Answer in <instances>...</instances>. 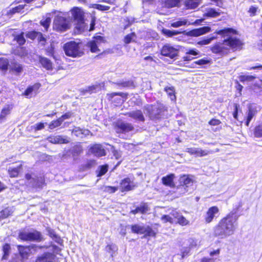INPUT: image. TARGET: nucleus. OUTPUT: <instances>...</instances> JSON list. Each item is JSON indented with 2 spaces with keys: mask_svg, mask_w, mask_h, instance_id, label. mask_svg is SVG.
<instances>
[{
  "mask_svg": "<svg viewBox=\"0 0 262 262\" xmlns=\"http://www.w3.org/2000/svg\"><path fill=\"white\" fill-rule=\"evenodd\" d=\"M238 217L230 212L222 219L213 228L215 236L225 238L233 235L238 227Z\"/></svg>",
  "mask_w": 262,
  "mask_h": 262,
  "instance_id": "1",
  "label": "nucleus"
},
{
  "mask_svg": "<svg viewBox=\"0 0 262 262\" xmlns=\"http://www.w3.org/2000/svg\"><path fill=\"white\" fill-rule=\"evenodd\" d=\"M240 40L235 37L229 36L222 42H217L211 48V51L214 54L220 56L227 54L230 49L237 50L240 49L242 46Z\"/></svg>",
  "mask_w": 262,
  "mask_h": 262,
  "instance_id": "2",
  "label": "nucleus"
},
{
  "mask_svg": "<svg viewBox=\"0 0 262 262\" xmlns=\"http://www.w3.org/2000/svg\"><path fill=\"white\" fill-rule=\"evenodd\" d=\"M55 14L53 22V29L58 31H65L69 28V20L66 14L61 12H54Z\"/></svg>",
  "mask_w": 262,
  "mask_h": 262,
  "instance_id": "3",
  "label": "nucleus"
},
{
  "mask_svg": "<svg viewBox=\"0 0 262 262\" xmlns=\"http://www.w3.org/2000/svg\"><path fill=\"white\" fill-rule=\"evenodd\" d=\"M144 109L147 111L149 118L153 120L161 118L166 110L165 106L160 102L153 105L147 104L144 106Z\"/></svg>",
  "mask_w": 262,
  "mask_h": 262,
  "instance_id": "4",
  "label": "nucleus"
},
{
  "mask_svg": "<svg viewBox=\"0 0 262 262\" xmlns=\"http://www.w3.org/2000/svg\"><path fill=\"white\" fill-rule=\"evenodd\" d=\"M182 0H159L161 6H158L156 10L157 13L160 15H166L168 11L167 9L179 7Z\"/></svg>",
  "mask_w": 262,
  "mask_h": 262,
  "instance_id": "5",
  "label": "nucleus"
},
{
  "mask_svg": "<svg viewBox=\"0 0 262 262\" xmlns=\"http://www.w3.org/2000/svg\"><path fill=\"white\" fill-rule=\"evenodd\" d=\"M64 51L67 56L73 57H80L83 54V52L80 49L78 43L74 41H69L64 45Z\"/></svg>",
  "mask_w": 262,
  "mask_h": 262,
  "instance_id": "6",
  "label": "nucleus"
},
{
  "mask_svg": "<svg viewBox=\"0 0 262 262\" xmlns=\"http://www.w3.org/2000/svg\"><path fill=\"white\" fill-rule=\"evenodd\" d=\"M18 237L20 239L26 241L40 242L42 240L43 237L41 233L36 230L33 232H21Z\"/></svg>",
  "mask_w": 262,
  "mask_h": 262,
  "instance_id": "7",
  "label": "nucleus"
},
{
  "mask_svg": "<svg viewBox=\"0 0 262 262\" xmlns=\"http://www.w3.org/2000/svg\"><path fill=\"white\" fill-rule=\"evenodd\" d=\"M179 181L180 186L178 188V189H184L182 192V193L187 192V188L192 186L194 182L193 176L186 174L180 176Z\"/></svg>",
  "mask_w": 262,
  "mask_h": 262,
  "instance_id": "8",
  "label": "nucleus"
},
{
  "mask_svg": "<svg viewBox=\"0 0 262 262\" xmlns=\"http://www.w3.org/2000/svg\"><path fill=\"white\" fill-rule=\"evenodd\" d=\"M25 178L29 181V184L35 188H41L45 182L43 177H37L35 174L31 175L27 173L26 174Z\"/></svg>",
  "mask_w": 262,
  "mask_h": 262,
  "instance_id": "9",
  "label": "nucleus"
},
{
  "mask_svg": "<svg viewBox=\"0 0 262 262\" xmlns=\"http://www.w3.org/2000/svg\"><path fill=\"white\" fill-rule=\"evenodd\" d=\"M115 129L117 133H125L133 130L134 126L131 123L119 121L115 123Z\"/></svg>",
  "mask_w": 262,
  "mask_h": 262,
  "instance_id": "10",
  "label": "nucleus"
},
{
  "mask_svg": "<svg viewBox=\"0 0 262 262\" xmlns=\"http://www.w3.org/2000/svg\"><path fill=\"white\" fill-rule=\"evenodd\" d=\"M161 52L162 55L169 57L171 59L175 58L178 54V50L169 45L164 46Z\"/></svg>",
  "mask_w": 262,
  "mask_h": 262,
  "instance_id": "11",
  "label": "nucleus"
},
{
  "mask_svg": "<svg viewBox=\"0 0 262 262\" xmlns=\"http://www.w3.org/2000/svg\"><path fill=\"white\" fill-rule=\"evenodd\" d=\"M103 40V38L102 37L97 36L94 37L93 40L88 43V47L90 48L92 52L98 53L100 51L98 48Z\"/></svg>",
  "mask_w": 262,
  "mask_h": 262,
  "instance_id": "12",
  "label": "nucleus"
},
{
  "mask_svg": "<svg viewBox=\"0 0 262 262\" xmlns=\"http://www.w3.org/2000/svg\"><path fill=\"white\" fill-rule=\"evenodd\" d=\"M186 152L191 155H194L196 157H201L208 155L210 154V151L208 150H203L201 148L190 147L186 149Z\"/></svg>",
  "mask_w": 262,
  "mask_h": 262,
  "instance_id": "13",
  "label": "nucleus"
},
{
  "mask_svg": "<svg viewBox=\"0 0 262 262\" xmlns=\"http://www.w3.org/2000/svg\"><path fill=\"white\" fill-rule=\"evenodd\" d=\"M210 27H203L189 31L186 33V35L191 37H198L210 32Z\"/></svg>",
  "mask_w": 262,
  "mask_h": 262,
  "instance_id": "14",
  "label": "nucleus"
},
{
  "mask_svg": "<svg viewBox=\"0 0 262 262\" xmlns=\"http://www.w3.org/2000/svg\"><path fill=\"white\" fill-rule=\"evenodd\" d=\"M135 185L132 180L129 178H126L122 180L120 183V188L121 191H128L132 190Z\"/></svg>",
  "mask_w": 262,
  "mask_h": 262,
  "instance_id": "15",
  "label": "nucleus"
},
{
  "mask_svg": "<svg viewBox=\"0 0 262 262\" xmlns=\"http://www.w3.org/2000/svg\"><path fill=\"white\" fill-rule=\"evenodd\" d=\"M219 211V208L216 206H213L209 208L206 212L205 215V221L207 223L211 222L215 217L216 214H218Z\"/></svg>",
  "mask_w": 262,
  "mask_h": 262,
  "instance_id": "16",
  "label": "nucleus"
},
{
  "mask_svg": "<svg viewBox=\"0 0 262 262\" xmlns=\"http://www.w3.org/2000/svg\"><path fill=\"white\" fill-rule=\"evenodd\" d=\"M125 115H127L137 121L144 122L145 121L144 116L141 110L133 111L127 113Z\"/></svg>",
  "mask_w": 262,
  "mask_h": 262,
  "instance_id": "17",
  "label": "nucleus"
},
{
  "mask_svg": "<svg viewBox=\"0 0 262 262\" xmlns=\"http://www.w3.org/2000/svg\"><path fill=\"white\" fill-rule=\"evenodd\" d=\"M89 152L97 157H101L105 155V151L100 144H95L89 149Z\"/></svg>",
  "mask_w": 262,
  "mask_h": 262,
  "instance_id": "18",
  "label": "nucleus"
},
{
  "mask_svg": "<svg viewBox=\"0 0 262 262\" xmlns=\"http://www.w3.org/2000/svg\"><path fill=\"white\" fill-rule=\"evenodd\" d=\"M48 141L53 144L68 143L69 141L67 138L61 136H52L48 138Z\"/></svg>",
  "mask_w": 262,
  "mask_h": 262,
  "instance_id": "19",
  "label": "nucleus"
},
{
  "mask_svg": "<svg viewBox=\"0 0 262 262\" xmlns=\"http://www.w3.org/2000/svg\"><path fill=\"white\" fill-rule=\"evenodd\" d=\"M71 12L74 20L76 21L84 19V13L81 9L78 7H75L72 9Z\"/></svg>",
  "mask_w": 262,
  "mask_h": 262,
  "instance_id": "20",
  "label": "nucleus"
},
{
  "mask_svg": "<svg viewBox=\"0 0 262 262\" xmlns=\"http://www.w3.org/2000/svg\"><path fill=\"white\" fill-rule=\"evenodd\" d=\"M72 134L80 138L86 136L90 134V131L86 129H82L80 127H75L72 130Z\"/></svg>",
  "mask_w": 262,
  "mask_h": 262,
  "instance_id": "21",
  "label": "nucleus"
},
{
  "mask_svg": "<svg viewBox=\"0 0 262 262\" xmlns=\"http://www.w3.org/2000/svg\"><path fill=\"white\" fill-rule=\"evenodd\" d=\"M40 86V84L38 83L29 86L25 91L24 94V95L26 96H32L33 94H36Z\"/></svg>",
  "mask_w": 262,
  "mask_h": 262,
  "instance_id": "22",
  "label": "nucleus"
},
{
  "mask_svg": "<svg viewBox=\"0 0 262 262\" xmlns=\"http://www.w3.org/2000/svg\"><path fill=\"white\" fill-rule=\"evenodd\" d=\"M191 24L190 22L188 21L186 19L180 18L177 20L172 22L170 25L173 28H179L183 26L190 25Z\"/></svg>",
  "mask_w": 262,
  "mask_h": 262,
  "instance_id": "23",
  "label": "nucleus"
},
{
  "mask_svg": "<svg viewBox=\"0 0 262 262\" xmlns=\"http://www.w3.org/2000/svg\"><path fill=\"white\" fill-rule=\"evenodd\" d=\"M201 0H185L184 5L188 9H195L199 6Z\"/></svg>",
  "mask_w": 262,
  "mask_h": 262,
  "instance_id": "24",
  "label": "nucleus"
},
{
  "mask_svg": "<svg viewBox=\"0 0 262 262\" xmlns=\"http://www.w3.org/2000/svg\"><path fill=\"white\" fill-rule=\"evenodd\" d=\"M149 208L147 204L146 203H143L141 204L140 206L136 207L135 209L132 210L130 211V213L133 214H136L139 212L144 214L147 212Z\"/></svg>",
  "mask_w": 262,
  "mask_h": 262,
  "instance_id": "25",
  "label": "nucleus"
},
{
  "mask_svg": "<svg viewBox=\"0 0 262 262\" xmlns=\"http://www.w3.org/2000/svg\"><path fill=\"white\" fill-rule=\"evenodd\" d=\"M174 178V174H170L166 177H164L162 179V183L164 185L171 187L174 186L173 179Z\"/></svg>",
  "mask_w": 262,
  "mask_h": 262,
  "instance_id": "26",
  "label": "nucleus"
},
{
  "mask_svg": "<svg viewBox=\"0 0 262 262\" xmlns=\"http://www.w3.org/2000/svg\"><path fill=\"white\" fill-rule=\"evenodd\" d=\"M256 113L257 111L255 108L252 106H249L248 107V111L247 114V119L245 123L246 126H249V124L251 120L252 119L253 117L256 115Z\"/></svg>",
  "mask_w": 262,
  "mask_h": 262,
  "instance_id": "27",
  "label": "nucleus"
},
{
  "mask_svg": "<svg viewBox=\"0 0 262 262\" xmlns=\"http://www.w3.org/2000/svg\"><path fill=\"white\" fill-rule=\"evenodd\" d=\"M101 88L102 85L101 84H96L86 88L83 90V92L84 93L89 94L96 93L100 91L101 90Z\"/></svg>",
  "mask_w": 262,
  "mask_h": 262,
  "instance_id": "28",
  "label": "nucleus"
},
{
  "mask_svg": "<svg viewBox=\"0 0 262 262\" xmlns=\"http://www.w3.org/2000/svg\"><path fill=\"white\" fill-rule=\"evenodd\" d=\"M53 255L50 252H47L38 257L35 262H52Z\"/></svg>",
  "mask_w": 262,
  "mask_h": 262,
  "instance_id": "29",
  "label": "nucleus"
},
{
  "mask_svg": "<svg viewBox=\"0 0 262 262\" xmlns=\"http://www.w3.org/2000/svg\"><path fill=\"white\" fill-rule=\"evenodd\" d=\"M22 168V165L20 164L16 167H10L8 168V171L10 177L15 178L17 177Z\"/></svg>",
  "mask_w": 262,
  "mask_h": 262,
  "instance_id": "30",
  "label": "nucleus"
},
{
  "mask_svg": "<svg viewBox=\"0 0 262 262\" xmlns=\"http://www.w3.org/2000/svg\"><path fill=\"white\" fill-rule=\"evenodd\" d=\"M39 62L41 66L48 70L52 69L53 65L52 62L46 57H40L39 58Z\"/></svg>",
  "mask_w": 262,
  "mask_h": 262,
  "instance_id": "31",
  "label": "nucleus"
},
{
  "mask_svg": "<svg viewBox=\"0 0 262 262\" xmlns=\"http://www.w3.org/2000/svg\"><path fill=\"white\" fill-rule=\"evenodd\" d=\"M18 249L20 256L23 258H27L31 251L30 247L27 246H18Z\"/></svg>",
  "mask_w": 262,
  "mask_h": 262,
  "instance_id": "32",
  "label": "nucleus"
},
{
  "mask_svg": "<svg viewBox=\"0 0 262 262\" xmlns=\"http://www.w3.org/2000/svg\"><path fill=\"white\" fill-rule=\"evenodd\" d=\"M48 235L57 243L61 245L62 240L61 238L55 233V231L50 228L47 229Z\"/></svg>",
  "mask_w": 262,
  "mask_h": 262,
  "instance_id": "33",
  "label": "nucleus"
},
{
  "mask_svg": "<svg viewBox=\"0 0 262 262\" xmlns=\"http://www.w3.org/2000/svg\"><path fill=\"white\" fill-rule=\"evenodd\" d=\"M13 212V208L8 207L0 211V219H5L11 215Z\"/></svg>",
  "mask_w": 262,
  "mask_h": 262,
  "instance_id": "34",
  "label": "nucleus"
},
{
  "mask_svg": "<svg viewBox=\"0 0 262 262\" xmlns=\"http://www.w3.org/2000/svg\"><path fill=\"white\" fill-rule=\"evenodd\" d=\"M109 96V98L111 99H113L115 96H120L121 98H119L117 99V101H118V103H123L125 100L126 98L127 94L126 93H112L108 95Z\"/></svg>",
  "mask_w": 262,
  "mask_h": 262,
  "instance_id": "35",
  "label": "nucleus"
},
{
  "mask_svg": "<svg viewBox=\"0 0 262 262\" xmlns=\"http://www.w3.org/2000/svg\"><path fill=\"white\" fill-rule=\"evenodd\" d=\"M131 229L133 232L138 234H143L145 231L144 229V226L137 224L132 225Z\"/></svg>",
  "mask_w": 262,
  "mask_h": 262,
  "instance_id": "36",
  "label": "nucleus"
},
{
  "mask_svg": "<svg viewBox=\"0 0 262 262\" xmlns=\"http://www.w3.org/2000/svg\"><path fill=\"white\" fill-rule=\"evenodd\" d=\"M76 28L79 31H83L88 29V26L85 23L84 19H83L77 21Z\"/></svg>",
  "mask_w": 262,
  "mask_h": 262,
  "instance_id": "37",
  "label": "nucleus"
},
{
  "mask_svg": "<svg viewBox=\"0 0 262 262\" xmlns=\"http://www.w3.org/2000/svg\"><path fill=\"white\" fill-rule=\"evenodd\" d=\"M186 54V55L184 57L185 60H190L193 58L190 56L191 55L196 56L199 55V52L196 49H193L188 50Z\"/></svg>",
  "mask_w": 262,
  "mask_h": 262,
  "instance_id": "38",
  "label": "nucleus"
},
{
  "mask_svg": "<svg viewBox=\"0 0 262 262\" xmlns=\"http://www.w3.org/2000/svg\"><path fill=\"white\" fill-rule=\"evenodd\" d=\"M221 14V12L216 11L215 9L213 8L208 9L205 14V15L208 17H216L219 16Z\"/></svg>",
  "mask_w": 262,
  "mask_h": 262,
  "instance_id": "39",
  "label": "nucleus"
},
{
  "mask_svg": "<svg viewBox=\"0 0 262 262\" xmlns=\"http://www.w3.org/2000/svg\"><path fill=\"white\" fill-rule=\"evenodd\" d=\"M165 91L170 97L171 101H175L176 100L174 88L173 87H166L165 88Z\"/></svg>",
  "mask_w": 262,
  "mask_h": 262,
  "instance_id": "40",
  "label": "nucleus"
},
{
  "mask_svg": "<svg viewBox=\"0 0 262 262\" xmlns=\"http://www.w3.org/2000/svg\"><path fill=\"white\" fill-rule=\"evenodd\" d=\"M162 32L164 35L169 37H172L179 33V32L177 31L170 30L166 29H163L162 30Z\"/></svg>",
  "mask_w": 262,
  "mask_h": 262,
  "instance_id": "41",
  "label": "nucleus"
},
{
  "mask_svg": "<svg viewBox=\"0 0 262 262\" xmlns=\"http://www.w3.org/2000/svg\"><path fill=\"white\" fill-rule=\"evenodd\" d=\"M10 249V246L8 244H6L3 246V251L4 254L3 256V259H7L8 258V257L9 255Z\"/></svg>",
  "mask_w": 262,
  "mask_h": 262,
  "instance_id": "42",
  "label": "nucleus"
},
{
  "mask_svg": "<svg viewBox=\"0 0 262 262\" xmlns=\"http://www.w3.org/2000/svg\"><path fill=\"white\" fill-rule=\"evenodd\" d=\"M216 38V36H212L210 38H203L197 42V44L201 46L207 45L209 44L211 41Z\"/></svg>",
  "mask_w": 262,
  "mask_h": 262,
  "instance_id": "43",
  "label": "nucleus"
},
{
  "mask_svg": "<svg viewBox=\"0 0 262 262\" xmlns=\"http://www.w3.org/2000/svg\"><path fill=\"white\" fill-rule=\"evenodd\" d=\"M62 121L59 118L58 119L56 120L52 121L49 124V128L50 129H53L58 126H59L62 124Z\"/></svg>",
  "mask_w": 262,
  "mask_h": 262,
  "instance_id": "44",
  "label": "nucleus"
},
{
  "mask_svg": "<svg viewBox=\"0 0 262 262\" xmlns=\"http://www.w3.org/2000/svg\"><path fill=\"white\" fill-rule=\"evenodd\" d=\"M14 39L17 42V43L19 45H23L26 42V40H25V39L24 38V33H21L16 35Z\"/></svg>",
  "mask_w": 262,
  "mask_h": 262,
  "instance_id": "45",
  "label": "nucleus"
},
{
  "mask_svg": "<svg viewBox=\"0 0 262 262\" xmlns=\"http://www.w3.org/2000/svg\"><path fill=\"white\" fill-rule=\"evenodd\" d=\"M9 62L7 59L4 58H0V69L2 70H6L8 68Z\"/></svg>",
  "mask_w": 262,
  "mask_h": 262,
  "instance_id": "46",
  "label": "nucleus"
},
{
  "mask_svg": "<svg viewBox=\"0 0 262 262\" xmlns=\"http://www.w3.org/2000/svg\"><path fill=\"white\" fill-rule=\"evenodd\" d=\"M108 170V167L106 165L99 166L97 172V177H99L104 175Z\"/></svg>",
  "mask_w": 262,
  "mask_h": 262,
  "instance_id": "47",
  "label": "nucleus"
},
{
  "mask_svg": "<svg viewBox=\"0 0 262 262\" xmlns=\"http://www.w3.org/2000/svg\"><path fill=\"white\" fill-rule=\"evenodd\" d=\"M177 222L182 226H186L189 223V221L182 214L177 220Z\"/></svg>",
  "mask_w": 262,
  "mask_h": 262,
  "instance_id": "48",
  "label": "nucleus"
},
{
  "mask_svg": "<svg viewBox=\"0 0 262 262\" xmlns=\"http://www.w3.org/2000/svg\"><path fill=\"white\" fill-rule=\"evenodd\" d=\"M239 78L241 82L252 81L255 79V77L252 75H241Z\"/></svg>",
  "mask_w": 262,
  "mask_h": 262,
  "instance_id": "49",
  "label": "nucleus"
},
{
  "mask_svg": "<svg viewBox=\"0 0 262 262\" xmlns=\"http://www.w3.org/2000/svg\"><path fill=\"white\" fill-rule=\"evenodd\" d=\"M11 69L17 73H20L22 72L23 67L19 63H14L12 65Z\"/></svg>",
  "mask_w": 262,
  "mask_h": 262,
  "instance_id": "50",
  "label": "nucleus"
},
{
  "mask_svg": "<svg viewBox=\"0 0 262 262\" xmlns=\"http://www.w3.org/2000/svg\"><path fill=\"white\" fill-rule=\"evenodd\" d=\"M10 108L9 106L5 107L2 111L0 114V119L4 118L7 115L10 113Z\"/></svg>",
  "mask_w": 262,
  "mask_h": 262,
  "instance_id": "51",
  "label": "nucleus"
},
{
  "mask_svg": "<svg viewBox=\"0 0 262 262\" xmlns=\"http://www.w3.org/2000/svg\"><path fill=\"white\" fill-rule=\"evenodd\" d=\"M144 229L145 231L143 234H145V235L149 236H155L156 233L149 226H147V227L144 226Z\"/></svg>",
  "mask_w": 262,
  "mask_h": 262,
  "instance_id": "52",
  "label": "nucleus"
},
{
  "mask_svg": "<svg viewBox=\"0 0 262 262\" xmlns=\"http://www.w3.org/2000/svg\"><path fill=\"white\" fill-rule=\"evenodd\" d=\"M27 36L28 38H31V39H34L35 38H37V36L40 37L41 33L35 31H32L27 33Z\"/></svg>",
  "mask_w": 262,
  "mask_h": 262,
  "instance_id": "53",
  "label": "nucleus"
},
{
  "mask_svg": "<svg viewBox=\"0 0 262 262\" xmlns=\"http://www.w3.org/2000/svg\"><path fill=\"white\" fill-rule=\"evenodd\" d=\"M161 220L163 223L169 222L172 224L174 222L173 219L169 215H163L161 217Z\"/></svg>",
  "mask_w": 262,
  "mask_h": 262,
  "instance_id": "54",
  "label": "nucleus"
},
{
  "mask_svg": "<svg viewBox=\"0 0 262 262\" xmlns=\"http://www.w3.org/2000/svg\"><path fill=\"white\" fill-rule=\"evenodd\" d=\"M136 35L134 33L127 35L124 38V42L126 43H129L134 40Z\"/></svg>",
  "mask_w": 262,
  "mask_h": 262,
  "instance_id": "55",
  "label": "nucleus"
},
{
  "mask_svg": "<svg viewBox=\"0 0 262 262\" xmlns=\"http://www.w3.org/2000/svg\"><path fill=\"white\" fill-rule=\"evenodd\" d=\"M51 21L50 17H48L46 18L45 20H41L40 24L44 27L46 30H47Z\"/></svg>",
  "mask_w": 262,
  "mask_h": 262,
  "instance_id": "56",
  "label": "nucleus"
},
{
  "mask_svg": "<svg viewBox=\"0 0 262 262\" xmlns=\"http://www.w3.org/2000/svg\"><path fill=\"white\" fill-rule=\"evenodd\" d=\"M118 190V188L116 187L113 186H105L104 188V191L110 193H114Z\"/></svg>",
  "mask_w": 262,
  "mask_h": 262,
  "instance_id": "57",
  "label": "nucleus"
},
{
  "mask_svg": "<svg viewBox=\"0 0 262 262\" xmlns=\"http://www.w3.org/2000/svg\"><path fill=\"white\" fill-rule=\"evenodd\" d=\"M254 135L256 137H262V126H257L255 128L254 130Z\"/></svg>",
  "mask_w": 262,
  "mask_h": 262,
  "instance_id": "58",
  "label": "nucleus"
},
{
  "mask_svg": "<svg viewBox=\"0 0 262 262\" xmlns=\"http://www.w3.org/2000/svg\"><path fill=\"white\" fill-rule=\"evenodd\" d=\"M25 6H26V5H19L13 8L11 10V12L12 13L20 12Z\"/></svg>",
  "mask_w": 262,
  "mask_h": 262,
  "instance_id": "59",
  "label": "nucleus"
},
{
  "mask_svg": "<svg viewBox=\"0 0 262 262\" xmlns=\"http://www.w3.org/2000/svg\"><path fill=\"white\" fill-rule=\"evenodd\" d=\"M233 30L231 29H226L223 30H221L219 31H217L216 32V34H220V35H227L228 33L232 31Z\"/></svg>",
  "mask_w": 262,
  "mask_h": 262,
  "instance_id": "60",
  "label": "nucleus"
},
{
  "mask_svg": "<svg viewBox=\"0 0 262 262\" xmlns=\"http://www.w3.org/2000/svg\"><path fill=\"white\" fill-rule=\"evenodd\" d=\"M44 127V123L41 122L35 124L34 126H31V127L34 128L35 131L41 130L43 129Z\"/></svg>",
  "mask_w": 262,
  "mask_h": 262,
  "instance_id": "61",
  "label": "nucleus"
},
{
  "mask_svg": "<svg viewBox=\"0 0 262 262\" xmlns=\"http://www.w3.org/2000/svg\"><path fill=\"white\" fill-rule=\"evenodd\" d=\"M95 8L101 11L108 10L110 9V7L108 6H104L100 4H96Z\"/></svg>",
  "mask_w": 262,
  "mask_h": 262,
  "instance_id": "62",
  "label": "nucleus"
},
{
  "mask_svg": "<svg viewBox=\"0 0 262 262\" xmlns=\"http://www.w3.org/2000/svg\"><path fill=\"white\" fill-rule=\"evenodd\" d=\"M209 62V60L206 59H201L195 61L194 63L203 66L204 64H206Z\"/></svg>",
  "mask_w": 262,
  "mask_h": 262,
  "instance_id": "63",
  "label": "nucleus"
},
{
  "mask_svg": "<svg viewBox=\"0 0 262 262\" xmlns=\"http://www.w3.org/2000/svg\"><path fill=\"white\" fill-rule=\"evenodd\" d=\"M190 247H184L181 249V253L182 256L184 257L190 252Z\"/></svg>",
  "mask_w": 262,
  "mask_h": 262,
  "instance_id": "64",
  "label": "nucleus"
}]
</instances>
